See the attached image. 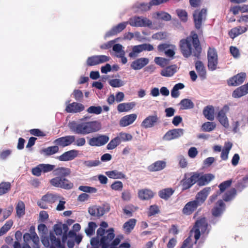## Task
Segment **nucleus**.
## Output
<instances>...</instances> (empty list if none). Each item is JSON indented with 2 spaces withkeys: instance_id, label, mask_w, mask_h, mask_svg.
I'll return each instance as SVG.
<instances>
[{
  "instance_id": "f257e3e1",
  "label": "nucleus",
  "mask_w": 248,
  "mask_h": 248,
  "mask_svg": "<svg viewBox=\"0 0 248 248\" xmlns=\"http://www.w3.org/2000/svg\"><path fill=\"white\" fill-rule=\"evenodd\" d=\"M180 49L183 56L188 58L192 55L197 59L201 58L202 46L197 34L191 31L189 36L180 40Z\"/></svg>"
},
{
  "instance_id": "f03ea898",
  "label": "nucleus",
  "mask_w": 248,
  "mask_h": 248,
  "mask_svg": "<svg viewBox=\"0 0 248 248\" xmlns=\"http://www.w3.org/2000/svg\"><path fill=\"white\" fill-rule=\"evenodd\" d=\"M70 130L78 135H86L98 131L101 128V123L97 121L73 123L69 124Z\"/></svg>"
},
{
  "instance_id": "7ed1b4c3",
  "label": "nucleus",
  "mask_w": 248,
  "mask_h": 248,
  "mask_svg": "<svg viewBox=\"0 0 248 248\" xmlns=\"http://www.w3.org/2000/svg\"><path fill=\"white\" fill-rule=\"evenodd\" d=\"M114 230L112 228L108 230L99 228L96 231V236L91 239V248H99L100 244L107 245L109 247L110 243L114 238Z\"/></svg>"
},
{
  "instance_id": "20e7f679",
  "label": "nucleus",
  "mask_w": 248,
  "mask_h": 248,
  "mask_svg": "<svg viewBox=\"0 0 248 248\" xmlns=\"http://www.w3.org/2000/svg\"><path fill=\"white\" fill-rule=\"evenodd\" d=\"M208 224L205 217H201L196 220L193 228L195 239V243H196L200 239L201 233H206V235L208 234L210 229H208Z\"/></svg>"
},
{
  "instance_id": "39448f33",
  "label": "nucleus",
  "mask_w": 248,
  "mask_h": 248,
  "mask_svg": "<svg viewBox=\"0 0 248 248\" xmlns=\"http://www.w3.org/2000/svg\"><path fill=\"white\" fill-rule=\"evenodd\" d=\"M60 198L59 195L57 194L47 192L42 197L37 203L41 208L46 209L48 208V206L52 207L51 205L58 201Z\"/></svg>"
},
{
  "instance_id": "423d86ee",
  "label": "nucleus",
  "mask_w": 248,
  "mask_h": 248,
  "mask_svg": "<svg viewBox=\"0 0 248 248\" xmlns=\"http://www.w3.org/2000/svg\"><path fill=\"white\" fill-rule=\"evenodd\" d=\"M192 16L195 28L202 32V24L206 19V9L196 10Z\"/></svg>"
},
{
  "instance_id": "0eeeda50",
  "label": "nucleus",
  "mask_w": 248,
  "mask_h": 248,
  "mask_svg": "<svg viewBox=\"0 0 248 248\" xmlns=\"http://www.w3.org/2000/svg\"><path fill=\"white\" fill-rule=\"evenodd\" d=\"M198 172H192L185 173L184 178L181 181L182 190H186L189 189L194 184H198Z\"/></svg>"
},
{
  "instance_id": "6e6552de",
  "label": "nucleus",
  "mask_w": 248,
  "mask_h": 248,
  "mask_svg": "<svg viewBox=\"0 0 248 248\" xmlns=\"http://www.w3.org/2000/svg\"><path fill=\"white\" fill-rule=\"evenodd\" d=\"M43 245L49 248H64L61 244L60 238H56L54 234L50 232L49 236H43L41 238Z\"/></svg>"
},
{
  "instance_id": "1a4fd4ad",
  "label": "nucleus",
  "mask_w": 248,
  "mask_h": 248,
  "mask_svg": "<svg viewBox=\"0 0 248 248\" xmlns=\"http://www.w3.org/2000/svg\"><path fill=\"white\" fill-rule=\"evenodd\" d=\"M207 66L210 71L217 69L218 64V55L217 50L214 47H209L207 51Z\"/></svg>"
},
{
  "instance_id": "9d476101",
  "label": "nucleus",
  "mask_w": 248,
  "mask_h": 248,
  "mask_svg": "<svg viewBox=\"0 0 248 248\" xmlns=\"http://www.w3.org/2000/svg\"><path fill=\"white\" fill-rule=\"evenodd\" d=\"M49 182L54 187L64 189H70L73 187V184L63 177H55L51 179Z\"/></svg>"
},
{
  "instance_id": "9b49d317",
  "label": "nucleus",
  "mask_w": 248,
  "mask_h": 248,
  "mask_svg": "<svg viewBox=\"0 0 248 248\" xmlns=\"http://www.w3.org/2000/svg\"><path fill=\"white\" fill-rule=\"evenodd\" d=\"M132 27H149L152 25V21L146 17L135 16L130 18L128 22Z\"/></svg>"
},
{
  "instance_id": "f8f14e48",
  "label": "nucleus",
  "mask_w": 248,
  "mask_h": 248,
  "mask_svg": "<svg viewBox=\"0 0 248 248\" xmlns=\"http://www.w3.org/2000/svg\"><path fill=\"white\" fill-rule=\"evenodd\" d=\"M160 122V117L157 111H154V114L147 116L141 123V126L145 129L155 126Z\"/></svg>"
},
{
  "instance_id": "ddd939ff",
  "label": "nucleus",
  "mask_w": 248,
  "mask_h": 248,
  "mask_svg": "<svg viewBox=\"0 0 248 248\" xmlns=\"http://www.w3.org/2000/svg\"><path fill=\"white\" fill-rule=\"evenodd\" d=\"M110 57L106 55H94L89 57L86 61L88 66L96 65L109 61Z\"/></svg>"
},
{
  "instance_id": "4468645a",
  "label": "nucleus",
  "mask_w": 248,
  "mask_h": 248,
  "mask_svg": "<svg viewBox=\"0 0 248 248\" xmlns=\"http://www.w3.org/2000/svg\"><path fill=\"white\" fill-rule=\"evenodd\" d=\"M154 49L153 46L150 44L144 43L134 46L132 47V51L129 53V56L131 58L137 56V54L143 51H151Z\"/></svg>"
},
{
  "instance_id": "2eb2a0df",
  "label": "nucleus",
  "mask_w": 248,
  "mask_h": 248,
  "mask_svg": "<svg viewBox=\"0 0 248 248\" xmlns=\"http://www.w3.org/2000/svg\"><path fill=\"white\" fill-rule=\"evenodd\" d=\"M55 165L49 164H40L32 169L31 172L33 175L40 176L41 173H46L54 170Z\"/></svg>"
},
{
  "instance_id": "dca6fc26",
  "label": "nucleus",
  "mask_w": 248,
  "mask_h": 248,
  "mask_svg": "<svg viewBox=\"0 0 248 248\" xmlns=\"http://www.w3.org/2000/svg\"><path fill=\"white\" fill-rule=\"evenodd\" d=\"M75 140V136L68 135L59 138L54 140L53 143L58 147H65L72 144Z\"/></svg>"
},
{
  "instance_id": "f3484780",
  "label": "nucleus",
  "mask_w": 248,
  "mask_h": 248,
  "mask_svg": "<svg viewBox=\"0 0 248 248\" xmlns=\"http://www.w3.org/2000/svg\"><path fill=\"white\" fill-rule=\"evenodd\" d=\"M109 140L108 136L99 135L97 137L91 138L88 141V143L91 146H101L108 143Z\"/></svg>"
},
{
  "instance_id": "a211bd4d",
  "label": "nucleus",
  "mask_w": 248,
  "mask_h": 248,
  "mask_svg": "<svg viewBox=\"0 0 248 248\" xmlns=\"http://www.w3.org/2000/svg\"><path fill=\"white\" fill-rule=\"evenodd\" d=\"M229 109V107L227 105L224 106L223 108L219 111L217 116V119L221 125L226 128L229 126V121L226 116V113Z\"/></svg>"
},
{
  "instance_id": "6ab92c4d",
  "label": "nucleus",
  "mask_w": 248,
  "mask_h": 248,
  "mask_svg": "<svg viewBox=\"0 0 248 248\" xmlns=\"http://www.w3.org/2000/svg\"><path fill=\"white\" fill-rule=\"evenodd\" d=\"M246 78V74L241 72L229 78L227 80V84L229 86H237L242 84Z\"/></svg>"
},
{
  "instance_id": "aec40b11",
  "label": "nucleus",
  "mask_w": 248,
  "mask_h": 248,
  "mask_svg": "<svg viewBox=\"0 0 248 248\" xmlns=\"http://www.w3.org/2000/svg\"><path fill=\"white\" fill-rule=\"evenodd\" d=\"M211 190V188L210 187H204L198 192L196 196L195 200L194 201H196L199 206L201 205L205 201Z\"/></svg>"
},
{
  "instance_id": "412c9836",
  "label": "nucleus",
  "mask_w": 248,
  "mask_h": 248,
  "mask_svg": "<svg viewBox=\"0 0 248 248\" xmlns=\"http://www.w3.org/2000/svg\"><path fill=\"white\" fill-rule=\"evenodd\" d=\"M128 24V22H123L118 24L116 26H113L109 31L106 32L105 37H109L120 33L125 29Z\"/></svg>"
},
{
  "instance_id": "4be33fe9",
  "label": "nucleus",
  "mask_w": 248,
  "mask_h": 248,
  "mask_svg": "<svg viewBox=\"0 0 248 248\" xmlns=\"http://www.w3.org/2000/svg\"><path fill=\"white\" fill-rule=\"evenodd\" d=\"M198 186H202L208 185L215 179V176L212 173L202 174L198 172Z\"/></svg>"
},
{
  "instance_id": "5701e85b",
  "label": "nucleus",
  "mask_w": 248,
  "mask_h": 248,
  "mask_svg": "<svg viewBox=\"0 0 248 248\" xmlns=\"http://www.w3.org/2000/svg\"><path fill=\"white\" fill-rule=\"evenodd\" d=\"M183 135V129H173L169 130L163 136V139L166 140H170L173 139L178 138Z\"/></svg>"
},
{
  "instance_id": "b1692460",
  "label": "nucleus",
  "mask_w": 248,
  "mask_h": 248,
  "mask_svg": "<svg viewBox=\"0 0 248 248\" xmlns=\"http://www.w3.org/2000/svg\"><path fill=\"white\" fill-rule=\"evenodd\" d=\"M78 155V151L71 150L64 152L62 155L58 156L57 158L61 161H67L74 159Z\"/></svg>"
},
{
  "instance_id": "393cba45",
  "label": "nucleus",
  "mask_w": 248,
  "mask_h": 248,
  "mask_svg": "<svg viewBox=\"0 0 248 248\" xmlns=\"http://www.w3.org/2000/svg\"><path fill=\"white\" fill-rule=\"evenodd\" d=\"M138 195L140 200L147 201L154 197L155 193L151 189L144 188L139 190Z\"/></svg>"
},
{
  "instance_id": "a878e982",
  "label": "nucleus",
  "mask_w": 248,
  "mask_h": 248,
  "mask_svg": "<svg viewBox=\"0 0 248 248\" xmlns=\"http://www.w3.org/2000/svg\"><path fill=\"white\" fill-rule=\"evenodd\" d=\"M83 105L77 102H73L67 105L65 111L68 113L80 112L84 109Z\"/></svg>"
},
{
  "instance_id": "bb28decb",
  "label": "nucleus",
  "mask_w": 248,
  "mask_h": 248,
  "mask_svg": "<svg viewBox=\"0 0 248 248\" xmlns=\"http://www.w3.org/2000/svg\"><path fill=\"white\" fill-rule=\"evenodd\" d=\"M89 213L93 217H99L105 213L106 210L104 206H93L88 209Z\"/></svg>"
},
{
  "instance_id": "cd10ccee",
  "label": "nucleus",
  "mask_w": 248,
  "mask_h": 248,
  "mask_svg": "<svg viewBox=\"0 0 248 248\" xmlns=\"http://www.w3.org/2000/svg\"><path fill=\"white\" fill-rule=\"evenodd\" d=\"M199 205L196 201H192L188 202L184 206L182 210V212L184 215H190L192 214L194 211L196 210Z\"/></svg>"
},
{
  "instance_id": "c85d7f7f",
  "label": "nucleus",
  "mask_w": 248,
  "mask_h": 248,
  "mask_svg": "<svg viewBox=\"0 0 248 248\" xmlns=\"http://www.w3.org/2000/svg\"><path fill=\"white\" fill-rule=\"evenodd\" d=\"M248 29V25H246L245 27L238 26L232 29L229 31L228 34L231 38L234 39L238 35L246 32Z\"/></svg>"
},
{
  "instance_id": "c756f323",
  "label": "nucleus",
  "mask_w": 248,
  "mask_h": 248,
  "mask_svg": "<svg viewBox=\"0 0 248 248\" xmlns=\"http://www.w3.org/2000/svg\"><path fill=\"white\" fill-rule=\"evenodd\" d=\"M149 59L146 58H141L133 61L131 64V67L134 70H140L149 63Z\"/></svg>"
},
{
  "instance_id": "7c9ffc66",
  "label": "nucleus",
  "mask_w": 248,
  "mask_h": 248,
  "mask_svg": "<svg viewBox=\"0 0 248 248\" xmlns=\"http://www.w3.org/2000/svg\"><path fill=\"white\" fill-rule=\"evenodd\" d=\"M248 93L247 83L237 88L232 93V96L235 98H240Z\"/></svg>"
},
{
  "instance_id": "2f4dec72",
  "label": "nucleus",
  "mask_w": 248,
  "mask_h": 248,
  "mask_svg": "<svg viewBox=\"0 0 248 248\" xmlns=\"http://www.w3.org/2000/svg\"><path fill=\"white\" fill-rule=\"evenodd\" d=\"M71 170L69 168L61 167L54 169L53 174L56 177H63L65 178L70 175Z\"/></svg>"
},
{
  "instance_id": "473e14b6",
  "label": "nucleus",
  "mask_w": 248,
  "mask_h": 248,
  "mask_svg": "<svg viewBox=\"0 0 248 248\" xmlns=\"http://www.w3.org/2000/svg\"><path fill=\"white\" fill-rule=\"evenodd\" d=\"M225 209V204L223 201L220 200L217 201V206L212 210V214L215 217H220L223 213Z\"/></svg>"
},
{
  "instance_id": "72a5a7b5",
  "label": "nucleus",
  "mask_w": 248,
  "mask_h": 248,
  "mask_svg": "<svg viewBox=\"0 0 248 248\" xmlns=\"http://www.w3.org/2000/svg\"><path fill=\"white\" fill-rule=\"evenodd\" d=\"M137 116L136 114H131L123 117L120 121V124L122 126H126L132 124L136 119Z\"/></svg>"
},
{
  "instance_id": "f704fd0d",
  "label": "nucleus",
  "mask_w": 248,
  "mask_h": 248,
  "mask_svg": "<svg viewBox=\"0 0 248 248\" xmlns=\"http://www.w3.org/2000/svg\"><path fill=\"white\" fill-rule=\"evenodd\" d=\"M165 167L166 162L164 161L159 160L150 165L148 168V170L150 171H157L163 170Z\"/></svg>"
},
{
  "instance_id": "c9c22d12",
  "label": "nucleus",
  "mask_w": 248,
  "mask_h": 248,
  "mask_svg": "<svg viewBox=\"0 0 248 248\" xmlns=\"http://www.w3.org/2000/svg\"><path fill=\"white\" fill-rule=\"evenodd\" d=\"M177 67L176 65L167 66L161 70L160 74L163 77H171L177 72Z\"/></svg>"
},
{
  "instance_id": "e433bc0d",
  "label": "nucleus",
  "mask_w": 248,
  "mask_h": 248,
  "mask_svg": "<svg viewBox=\"0 0 248 248\" xmlns=\"http://www.w3.org/2000/svg\"><path fill=\"white\" fill-rule=\"evenodd\" d=\"M215 109L213 106H207L203 110V114L208 120L213 121L214 120Z\"/></svg>"
},
{
  "instance_id": "4c0bfd02",
  "label": "nucleus",
  "mask_w": 248,
  "mask_h": 248,
  "mask_svg": "<svg viewBox=\"0 0 248 248\" xmlns=\"http://www.w3.org/2000/svg\"><path fill=\"white\" fill-rule=\"evenodd\" d=\"M59 151V147L56 145L55 146H49L47 148H43L41 151V153L45 156H50L54 155Z\"/></svg>"
},
{
  "instance_id": "58836bf2",
  "label": "nucleus",
  "mask_w": 248,
  "mask_h": 248,
  "mask_svg": "<svg viewBox=\"0 0 248 248\" xmlns=\"http://www.w3.org/2000/svg\"><path fill=\"white\" fill-rule=\"evenodd\" d=\"M174 190L172 188H167L160 190L158 196L164 200H168L173 194Z\"/></svg>"
},
{
  "instance_id": "ea45409f",
  "label": "nucleus",
  "mask_w": 248,
  "mask_h": 248,
  "mask_svg": "<svg viewBox=\"0 0 248 248\" xmlns=\"http://www.w3.org/2000/svg\"><path fill=\"white\" fill-rule=\"evenodd\" d=\"M137 220L135 218H131L125 222L123 225V229L126 233L129 234L134 228Z\"/></svg>"
},
{
  "instance_id": "a19ab883",
  "label": "nucleus",
  "mask_w": 248,
  "mask_h": 248,
  "mask_svg": "<svg viewBox=\"0 0 248 248\" xmlns=\"http://www.w3.org/2000/svg\"><path fill=\"white\" fill-rule=\"evenodd\" d=\"M195 68L200 77L205 78L206 75V69L202 61H197L195 62Z\"/></svg>"
},
{
  "instance_id": "79ce46f5",
  "label": "nucleus",
  "mask_w": 248,
  "mask_h": 248,
  "mask_svg": "<svg viewBox=\"0 0 248 248\" xmlns=\"http://www.w3.org/2000/svg\"><path fill=\"white\" fill-rule=\"evenodd\" d=\"M105 173L109 178L113 179H124L125 178L124 174L117 170L106 171Z\"/></svg>"
},
{
  "instance_id": "37998d69",
  "label": "nucleus",
  "mask_w": 248,
  "mask_h": 248,
  "mask_svg": "<svg viewBox=\"0 0 248 248\" xmlns=\"http://www.w3.org/2000/svg\"><path fill=\"white\" fill-rule=\"evenodd\" d=\"M135 105L134 102L121 103L118 105L117 110L119 112L128 111L131 109Z\"/></svg>"
},
{
  "instance_id": "c03bdc74",
  "label": "nucleus",
  "mask_w": 248,
  "mask_h": 248,
  "mask_svg": "<svg viewBox=\"0 0 248 248\" xmlns=\"http://www.w3.org/2000/svg\"><path fill=\"white\" fill-rule=\"evenodd\" d=\"M180 108L182 109H188L194 108V104L193 102L189 99H182L180 102Z\"/></svg>"
},
{
  "instance_id": "a18cd8bd",
  "label": "nucleus",
  "mask_w": 248,
  "mask_h": 248,
  "mask_svg": "<svg viewBox=\"0 0 248 248\" xmlns=\"http://www.w3.org/2000/svg\"><path fill=\"white\" fill-rule=\"evenodd\" d=\"M185 85L183 83H179L175 84L171 91V95L173 98H177L180 95L179 90L184 88Z\"/></svg>"
},
{
  "instance_id": "49530a36",
  "label": "nucleus",
  "mask_w": 248,
  "mask_h": 248,
  "mask_svg": "<svg viewBox=\"0 0 248 248\" xmlns=\"http://www.w3.org/2000/svg\"><path fill=\"white\" fill-rule=\"evenodd\" d=\"M16 209L17 216L18 217H21L23 216L25 213V207L23 202L21 201H19L16 204Z\"/></svg>"
},
{
  "instance_id": "de8ad7c7",
  "label": "nucleus",
  "mask_w": 248,
  "mask_h": 248,
  "mask_svg": "<svg viewBox=\"0 0 248 248\" xmlns=\"http://www.w3.org/2000/svg\"><path fill=\"white\" fill-rule=\"evenodd\" d=\"M11 185L10 182H1L0 183V196L8 193L11 189Z\"/></svg>"
},
{
  "instance_id": "09e8293b",
  "label": "nucleus",
  "mask_w": 248,
  "mask_h": 248,
  "mask_svg": "<svg viewBox=\"0 0 248 248\" xmlns=\"http://www.w3.org/2000/svg\"><path fill=\"white\" fill-rule=\"evenodd\" d=\"M236 190L233 188L227 191L223 195V200L225 202H229L232 200L236 195Z\"/></svg>"
},
{
  "instance_id": "8fccbe9b",
  "label": "nucleus",
  "mask_w": 248,
  "mask_h": 248,
  "mask_svg": "<svg viewBox=\"0 0 248 248\" xmlns=\"http://www.w3.org/2000/svg\"><path fill=\"white\" fill-rule=\"evenodd\" d=\"M216 127L214 122H207L203 123L202 125V130L205 132H210L213 131Z\"/></svg>"
},
{
  "instance_id": "3c124183",
  "label": "nucleus",
  "mask_w": 248,
  "mask_h": 248,
  "mask_svg": "<svg viewBox=\"0 0 248 248\" xmlns=\"http://www.w3.org/2000/svg\"><path fill=\"white\" fill-rule=\"evenodd\" d=\"M121 142V138L119 137H116L110 140L107 146L108 150H112L115 148Z\"/></svg>"
},
{
  "instance_id": "603ef678",
  "label": "nucleus",
  "mask_w": 248,
  "mask_h": 248,
  "mask_svg": "<svg viewBox=\"0 0 248 248\" xmlns=\"http://www.w3.org/2000/svg\"><path fill=\"white\" fill-rule=\"evenodd\" d=\"M97 227L96 223L94 222H90L88 223V227L85 229V232L88 236H91L95 232V230Z\"/></svg>"
},
{
  "instance_id": "864d4df0",
  "label": "nucleus",
  "mask_w": 248,
  "mask_h": 248,
  "mask_svg": "<svg viewBox=\"0 0 248 248\" xmlns=\"http://www.w3.org/2000/svg\"><path fill=\"white\" fill-rule=\"evenodd\" d=\"M13 221L10 219L6 222L4 225L0 229V236L6 233L12 227Z\"/></svg>"
},
{
  "instance_id": "5fc2aeb1",
  "label": "nucleus",
  "mask_w": 248,
  "mask_h": 248,
  "mask_svg": "<svg viewBox=\"0 0 248 248\" xmlns=\"http://www.w3.org/2000/svg\"><path fill=\"white\" fill-rule=\"evenodd\" d=\"M152 6H154V5L151 4V1L148 3L142 2L137 3L135 4L136 7L142 12H145L149 10Z\"/></svg>"
},
{
  "instance_id": "6e6d98bb",
  "label": "nucleus",
  "mask_w": 248,
  "mask_h": 248,
  "mask_svg": "<svg viewBox=\"0 0 248 248\" xmlns=\"http://www.w3.org/2000/svg\"><path fill=\"white\" fill-rule=\"evenodd\" d=\"M176 13L181 21L184 22L187 21L188 15L186 10L178 9L176 10Z\"/></svg>"
},
{
  "instance_id": "4d7b16f0",
  "label": "nucleus",
  "mask_w": 248,
  "mask_h": 248,
  "mask_svg": "<svg viewBox=\"0 0 248 248\" xmlns=\"http://www.w3.org/2000/svg\"><path fill=\"white\" fill-rule=\"evenodd\" d=\"M232 147V144L230 142L223 149L221 153V158L222 160H226L228 159V154Z\"/></svg>"
},
{
  "instance_id": "13d9d810",
  "label": "nucleus",
  "mask_w": 248,
  "mask_h": 248,
  "mask_svg": "<svg viewBox=\"0 0 248 248\" xmlns=\"http://www.w3.org/2000/svg\"><path fill=\"white\" fill-rule=\"evenodd\" d=\"M232 182V180L230 179L220 183L218 186L219 188L218 190L219 192L221 193L224 192L227 188H229L231 186Z\"/></svg>"
},
{
  "instance_id": "bf43d9fd",
  "label": "nucleus",
  "mask_w": 248,
  "mask_h": 248,
  "mask_svg": "<svg viewBox=\"0 0 248 248\" xmlns=\"http://www.w3.org/2000/svg\"><path fill=\"white\" fill-rule=\"evenodd\" d=\"M155 62L156 64L160 66L161 67H164L169 64V60L162 57H156L155 58Z\"/></svg>"
},
{
  "instance_id": "052dcab7",
  "label": "nucleus",
  "mask_w": 248,
  "mask_h": 248,
  "mask_svg": "<svg viewBox=\"0 0 248 248\" xmlns=\"http://www.w3.org/2000/svg\"><path fill=\"white\" fill-rule=\"evenodd\" d=\"M160 212V210L158 206L157 205H151L148 210V216L151 217L154 216Z\"/></svg>"
},
{
  "instance_id": "680f3d73",
  "label": "nucleus",
  "mask_w": 248,
  "mask_h": 248,
  "mask_svg": "<svg viewBox=\"0 0 248 248\" xmlns=\"http://www.w3.org/2000/svg\"><path fill=\"white\" fill-rule=\"evenodd\" d=\"M89 113L99 114L102 111V108L100 106H92L90 107L87 110Z\"/></svg>"
},
{
  "instance_id": "e2e57ef3",
  "label": "nucleus",
  "mask_w": 248,
  "mask_h": 248,
  "mask_svg": "<svg viewBox=\"0 0 248 248\" xmlns=\"http://www.w3.org/2000/svg\"><path fill=\"white\" fill-rule=\"evenodd\" d=\"M101 164V162L98 160H86L84 161L83 164L88 168H91L99 166Z\"/></svg>"
},
{
  "instance_id": "0e129e2a",
  "label": "nucleus",
  "mask_w": 248,
  "mask_h": 248,
  "mask_svg": "<svg viewBox=\"0 0 248 248\" xmlns=\"http://www.w3.org/2000/svg\"><path fill=\"white\" fill-rule=\"evenodd\" d=\"M31 240L33 242L35 246H34V248H39V239L38 236H37L36 233L35 232V228H33V232H31Z\"/></svg>"
},
{
  "instance_id": "69168bd1",
  "label": "nucleus",
  "mask_w": 248,
  "mask_h": 248,
  "mask_svg": "<svg viewBox=\"0 0 248 248\" xmlns=\"http://www.w3.org/2000/svg\"><path fill=\"white\" fill-rule=\"evenodd\" d=\"M109 84L112 87H120L124 85L123 81L120 79H112L108 81Z\"/></svg>"
},
{
  "instance_id": "338daca9",
  "label": "nucleus",
  "mask_w": 248,
  "mask_h": 248,
  "mask_svg": "<svg viewBox=\"0 0 248 248\" xmlns=\"http://www.w3.org/2000/svg\"><path fill=\"white\" fill-rule=\"evenodd\" d=\"M110 187L115 191H121L123 188V184L121 181H116L111 185Z\"/></svg>"
},
{
  "instance_id": "774afa93",
  "label": "nucleus",
  "mask_w": 248,
  "mask_h": 248,
  "mask_svg": "<svg viewBox=\"0 0 248 248\" xmlns=\"http://www.w3.org/2000/svg\"><path fill=\"white\" fill-rule=\"evenodd\" d=\"M78 189L83 192L88 193H95L97 191L96 188L89 186H81L78 187Z\"/></svg>"
}]
</instances>
